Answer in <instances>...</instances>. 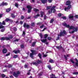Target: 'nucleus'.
I'll return each instance as SVG.
<instances>
[{
    "label": "nucleus",
    "instance_id": "de8ad7c7",
    "mask_svg": "<svg viewBox=\"0 0 78 78\" xmlns=\"http://www.w3.org/2000/svg\"><path fill=\"white\" fill-rule=\"evenodd\" d=\"M12 66L11 65H10L8 66V67H9V68H11V67H12Z\"/></svg>",
    "mask_w": 78,
    "mask_h": 78
},
{
    "label": "nucleus",
    "instance_id": "4468645a",
    "mask_svg": "<svg viewBox=\"0 0 78 78\" xmlns=\"http://www.w3.org/2000/svg\"><path fill=\"white\" fill-rule=\"evenodd\" d=\"M13 52H14V53H16V54L17 53H19L20 52V51L19 50L17 51L13 50Z\"/></svg>",
    "mask_w": 78,
    "mask_h": 78
},
{
    "label": "nucleus",
    "instance_id": "5fc2aeb1",
    "mask_svg": "<svg viewBox=\"0 0 78 78\" xmlns=\"http://www.w3.org/2000/svg\"><path fill=\"white\" fill-rule=\"evenodd\" d=\"M9 55H10V53H9L6 54L5 56H9Z\"/></svg>",
    "mask_w": 78,
    "mask_h": 78
},
{
    "label": "nucleus",
    "instance_id": "a211bd4d",
    "mask_svg": "<svg viewBox=\"0 0 78 78\" xmlns=\"http://www.w3.org/2000/svg\"><path fill=\"white\" fill-rule=\"evenodd\" d=\"M41 41L42 42H44V43L46 41H47V39H45L41 40Z\"/></svg>",
    "mask_w": 78,
    "mask_h": 78
},
{
    "label": "nucleus",
    "instance_id": "6ab92c4d",
    "mask_svg": "<svg viewBox=\"0 0 78 78\" xmlns=\"http://www.w3.org/2000/svg\"><path fill=\"white\" fill-rule=\"evenodd\" d=\"M69 19H72L73 17V16L72 15V14H70L69 16Z\"/></svg>",
    "mask_w": 78,
    "mask_h": 78
},
{
    "label": "nucleus",
    "instance_id": "338daca9",
    "mask_svg": "<svg viewBox=\"0 0 78 78\" xmlns=\"http://www.w3.org/2000/svg\"><path fill=\"white\" fill-rule=\"evenodd\" d=\"M46 16L45 15H44V19H46Z\"/></svg>",
    "mask_w": 78,
    "mask_h": 78
},
{
    "label": "nucleus",
    "instance_id": "72a5a7b5",
    "mask_svg": "<svg viewBox=\"0 0 78 78\" xmlns=\"http://www.w3.org/2000/svg\"><path fill=\"white\" fill-rule=\"evenodd\" d=\"M48 67L49 69V70H51V66H48Z\"/></svg>",
    "mask_w": 78,
    "mask_h": 78
},
{
    "label": "nucleus",
    "instance_id": "a18cd8bd",
    "mask_svg": "<svg viewBox=\"0 0 78 78\" xmlns=\"http://www.w3.org/2000/svg\"><path fill=\"white\" fill-rule=\"evenodd\" d=\"M5 29H2L1 30V32H3L4 31H5Z\"/></svg>",
    "mask_w": 78,
    "mask_h": 78
},
{
    "label": "nucleus",
    "instance_id": "c756f323",
    "mask_svg": "<svg viewBox=\"0 0 78 78\" xmlns=\"http://www.w3.org/2000/svg\"><path fill=\"white\" fill-rule=\"evenodd\" d=\"M1 41H4V40H5V37H2L1 38Z\"/></svg>",
    "mask_w": 78,
    "mask_h": 78
},
{
    "label": "nucleus",
    "instance_id": "473e14b6",
    "mask_svg": "<svg viewBox=\"0 0 78 78\" xmlns=\"http://www.w3.org/2000/svg\"><path fill=\"white\" fill-rule=\"evenodd\" d=\"M38 56H39V57L40 58V59H41V54L39 53L38 54Z\"/></svg>",
    "mask_w": 78,
    "mask_h": 78
},
{
    "label": "nucleus",
    "instance_id": "bb28decb",
    "mask_svg": "<svg viewBox=\"0 0 78 78\" xmlns=\"http://www.w3.org/2000/svg\"><path fill=\"white\" fill-rule=\"evenodd\" d=\"M5 40H6V41H8V40H9L10 39V38L8 37H5Z\"/></svg>",
    "mask_w": 78,
    "mask_h": 78
},
{
    "label": "nucleus",
    "instance_id": "cd10ccee",
    "mask_svg": "<svg viewBox=\"0 0 78 78\" xmlns=\"http://www.w3.org/2000/svg\"><path fill=\"white\" fill-rule=\"evenodd\" d=\"M12 29L14 31H17V28L16 27H14Z\"/></svg>",
    "mask_w": 78,
    "mask_h": 78
},
{
    "label": "nucleus",
    "instance_id": "c03bdc74",
    "mask_svg": "<svg viewBox=\"0 0 78 78\" xmlns=\"http://www.w3.org/2000/svg\"><path fill=\"white\" fill-rule=\"evenodd\" d=\"M4 28V27L3 25L0 26V29L1 28Z\"/></svg>",
    "mask_w": 78,
    "mask_h": 78
},
{
    "label": "nucleus",
    "instance_id": "f704fd0d",
    "mask_svg": "<svg viewBox=\"0 0 78 78\" xmlns=\"http://www.w3.org/2000/svg\"><path fill=\"white\" fill-rule=\"evenodd\" d=\"M11 16L13 18H15V16L12 13L11 14Z\"/></svg>",
    "mask_w": 78,
    "mask_h": 78
},
{
    "label": "nucleus",
    "instance_id": "2f4dec72",
    "mask_svg": "<svg viewBox=\"0 0 78 78\" xmlns=\"http://www.w3.org/2000/svg\"><path fill=\"white\" fill-rule=\"evenodd\" d=\"M50 8H51V6H50L47 7L46 8L47 10H48V9H50Z\"/></svg>",
    "mask_w": 78,
    "mask_h": 78
},
{
    "label": "nucleus",
    "instance_id": "393cba45",
    "mask_svg": "<svg viewBox=\"0 0 78 78\" xmlns=\"http://www.w3.org/2000/svg\"><path fill=\"white\" fill-rule=\"evenodd\" d=\"M10 20H11V19L8 18L6 19L5 20V21H6V22H8V21H10Z\"/></svg>",
    "mask_w": 78,
    "mask_h": 78
},
{
    "label": "nucleus",
    "instance_id": "58836bf2",
    "mask_svg": "<svg viewBox=\"0 0 78 78\" xmlns=\"http://www.w3.org/2000/svg\"><path fill=\"white\" fill-rule=\"evenodd\" d=\"M17 57V55H16L13 57V58H16Z\"/></svg>",
    "mask_w": 78,
    "mask_h": 78
},
{
    "label": "nucleus",
    "instance_id": "f3484780",
    "mask_svg": "<svg viewBox=\"0 0 78 78\" xmlns=\"http://www.w3.org/2000/svg\"><path fill=\"white\" fill-rule=\"evenodd\" d=\"M51 78H56L55 77V76L53 74H52L50 76Z\"/></svg>",
    "mask_w": 78,
    "mask_h": 78
},
{
    "label": "nucleus",
    "instance_id": "c85d7f7f",
    "mask_svg": "<svg viewBox=\"0 0 78 78\" xmlns=\"http://www.w3.org/2000/svg\"><path fill=\"white\" fill-rule=\"evenodd\" d=\"M2 25H6V23H5V21H3L2 22Z\"/></svg>",
    "mask_w": 78,
    "mask_h": 78
},
{
    "label": "nucleus",
    "instance_id": "0e129e2a",
    "mask_svg": "<svg viewBox=\"0 0 78 78\" xmlns=\"http://www.w3.org/2000/svg\"><path fill=\"white\" fill-rule=\"evenodd\" d=\"M46 28H44L43 30L41 31H44V30H45V29H46Z\"/></svg>",
    "mask_w": 78,
    "mask_h": 78
},
{
    "label": "nucleus",
    "instance_id": "b1692460",
    "mask_svg": "<svg viewBox=\"0 0 78 78\" xmlns=\"http://www.w3.org/2000/svg\"><path fill=\"white\" fill-rule=\"evenodd\" d=\"M40 16V15H39V14H37L36 16H34V18H37V17H38Z\"/></svg>",
    "mask_w": 78,
    "mask_h": 78
},
{
    "label": "nucleus",
    "instance_id": "5701e85b",
    "mask_svg": "<svg viewBox=\"0 0 78 78\" xmlns=\"http://www.w3.org/2000/svg\"><path fill=\"white\" fill-rule=\"evenodd\" d=\"M49 62H50V63H54V62L53 61V60L51 59H50L49 60Z\"/></svg>",
    "mask_w": 78,
    "mask_h": 78
},
{
    "label": "nucleus",
    "instance_id": "a878e982",
    "mask_svg": "<svg viewBox=\"0 0 78 78\" xmlns=\"http://www.w3.org/2000/svg\"><path fill=\"white\" fill-rule=\"evenodd\" d=\"M35 44L36 42H33L32 44V47H34V45H35Z\"/></svg>",
    "mask_w": 78,
    "mask_h": 78
},
{
    "label": "nucleus",
    "instance_id": "e2e57ef3",
    "mask_svg": "<svg viewBox=\"0 0 78 78\" xmlns=\"http://www.w3.org/2000/svg\"><path fill=\"white\" fill-rule=\"evenodd\" d=\"M25 31H23V35H25Z\"/></svg>",
    "mask_w": 78,
    "mask_h": 78
},
{
    "label": "nucleus",
    "instance_id": "6e6552de",
    "mask_svg": "<svg viewBox=\"0 0 78 78\" xmlns=\"http://www.w3.org/2000/svg\"><path fill=\"white\" fill-rule=\"evenodd\" d=\"M42 63V61L38 60V61L36 62H32L33 64H35V65H37L38 64Z\"/></svg>",
    "mask_w": 78,
    "mask_h": 78
},
{
    "label": "nucleus",
    "instance_id": "a19ab883",
    "mask_svg": "<svg viewBox=\"0 0 78 78\" xmlns=\"http://www.w3.org/2000/svg\"><path fill=\"white\" fill-rule=\"evenodd\" d=\"M31 26L32 27H34V26H35L34 23H32Z\"/></svg>",
    "mask_w": 78,
    "mask_h": 78
},
{
    "label": "nucleus",
    "instance_id": "79ce46f5",
    "mask_svg": "<svg viewBox=\"0 0 78 78\" xmlns=\"http://www.w3.org/2000/svg\"><path fill=\"white\" fill-rule=\"evenodd\" d=\"M71 61L73 64H74L75 63V62H74V61L72 59L71 60Z\"/></svg>",
    "mask_w": 78,
    "mask_h": 78
},
{
    "label": "nucleus",
    "instance_id": "1a4fd4ad",
    "mask_svg": "<svg viewBox=\"0 0 78 78\" xmlns=\"http://www.w3.org/2000/svg\"><path fill=\"white\" fill-rule=\"evenodd\" d=\"M7 5H8V3L3 2L0 4V6H6Z\"/></svg>",
    "mask_w": 78,
    "mask_h": 78
},
{
    "label": "nucleus",
    "instance_id": "49530a36",
    "mask_svg": "<svg viewBox=\"0 0 78 78\" xmlns=\"http://www.w3.org/2000/svg\"><path fill=\"white\" fill-rule=\"evenodd\" d=\"M24 47V46L23 45H21V48H23Z\"/></svg>",
    "mask_w": 78,
    "mask_h": 78
},
{
    "label": "nucleus",
    "instance_id": "09e8293b",
    "mask_svg": "<svg viewBox=\"0 0 78 78\" xmlns=\"http://www.w3.org/2000/svg\"><path fill=\"white\" fill-rule=\"evenodd\" d=\"M48 40L50 41L51 39V37H48Z\"/></svg>",
    "mask_w": 78,
    "mask_h": 78
},
{
    "label": "nucleus",
    "instance_id": "3c124183",
    "mask_svg": "<svg viewBox=\"0 0 78 78\" xmlns=\"http://www.w3.org/2000/svg\"><path fill=\"white\" fill-rule=\"evenodd\" d=\"M58 17H61V13H59L58 14Z\"/></svg>",
    "mask_w": 78,
    "mask_h": 78
},
{
    "label": "nucleus",
    "instance_id": "dca6fc26",
    "mask_svg": "<svg viewBox=\"0 0 78 78\" xmlns=\"http://www.w3.org/2000/svg\"><path fill=\"white\" fill-rule=\"evenodd\" d=\"M47 0H41V2L42 3H45L47 2Z\"/></svg>",
    "mask_w": 78,
    "mask_h": 78
},
{
    "label": "nucleus",
    "instance_id": "4d7b16f0",
    "mask_svg": "<svg viewBox=\"0 0 78 78\" xmlns=\"http://www.w3.org/2000/svg\"><path fill=\"white\" fill-rule=\"evenodd\" d=\"M44 27V25H42L41 26H40V28H42Z\"/></svg>",
    "mask_w": 78,
    "mask_h": 78
},
{
    "label": "nucleus",
    "instance_id": "680f3d73",
    "mask_svg": "<svg viewBox=\"0 0 78 78\" xmlns=\"http://www.w3.org/2000/svg\"><path fill=\"white\" fill-rule=\"evenodd\" d=\"M75 17L76 18H78V15H76L75 16Z\"/></svg>",
    "mask_w": 78,
    "mask_h": 78
},
{
    "label": "nucleus",
    "instance_id": "ea45409f",
    "mask_svg": "<svg viewBox=\"0 0 78 78\" xmlns=\"http://www.w3.org/2000/svg\"><path fill=\"white\" fill-rule=\"evenodd\" d=\"M53 21H54L53 19H51L50 21V23H52L53 22Z\"/></svg>",
    "mask_w": 78,
    "mask_h": 78
},
{
    "label": "nucleus",
    "instance_id": "39448f33",
    "mask_svg": "<svg viewBox=\"0 0 78 78\" xmlns=\"http://www.w3.org/2000/svg\"><path fill=\"white\" fill-rule=\"evenodd\" d=\"M55 7H56L55 6H53V7L50 10L48 11V12L49 13H51V12H52V11H53V12H56V10L55 9Z\"/></svg>",
    "mask_w": 78,
    "mask_h": 78
},
{
    "label": "nucleus",
    "instance_id": "f8f14e48",
    "mask_svg": "<svg viewBox=\"0 0 78 78\" xmlns=\"http://www.w3.org/2000/svg\"><path fill=\"white\" fill-rule=\"evenodd\" d=\"M56 48H57V49H58V50H60V49H61V48H63V49H64V48H62V46L61 45L59 46H56Z\"/></svg>",
    "mask_w": 78,
    "mask_h": 78
},
{
    "label": "nucleus",
    "instance_id": "7ed1b4c3",
    "mask_svg": "<svg viewBox=\"0 0 78 78\" xmlns=\"http://www.w3.org/2000/svg\"><path fill=\"white\" fill-rule=\"evenodd\" d=\"M31 51L32 52V53L30 54V56L31 58H33V55H35L37 53H36L35 50H31Z\"/></svg>",
    "mask_w": 78,
    "mask_h": 78
},
{
    "label": "nucleus",
    "instance_id": "7c9ffc66",
    "mask_svg": "<svg viewBox=\"0 0 78 78\" xmlns=\"http://www.w3.org/2000/svg\"><path fill=\"white\" fill-rule=\"evenodd\" d=\"M44 38L45 39V38H47V37H48V34H45L44 35Z\"/></svg>",
    "mask_w": 78,
    "mask_h": 78
},
{
    "label": "nucleus",
    "instance_id": "f257e3e1",
    "mask_svg": "<svg viewBox=\"0 0 78 78\" xmlns=\"http://www.w3.org/2000/svg\"><path fill=\"white\" fill-rule=\"evenodd\" d=\"M70 1H68L66 2V5H69L67 7H65L64 9L66 11H67L68 9H70L71 8V5H70L71 3Z\"/></svg>",
    "mask_w": 78,
    "mask_h": 78
},
{
    "label": "nucleus",
    "instance_id": "052dcab7",
    "mask_svg": "<svg viewBox=\"0 0 78 78\" xmlns=\"http://www.w3.org/2000/svg\"><path fill=\"white\" fill-rule=\"evenodd\" d=\"M19 39H16V40H15V41H16L17 42H18Z\"/></svg>",
    "mask_w": 78,
    "mask_h": 78
},
{
    "label": "nucleus",
    "instance_id": "2eb2a0df",
    "mask_svg": "<svg viewBox=\"0 0 78 78\" xmlns=\"http://www.w3.org/2000/svg\"><path fill=\"white\" fill-rule=\"evenodd\" d=\"M75 60L76 61V66H78V59H77L76 58H75Z\"/></svg>",
    "mask_w": 78,
    "mask_h": 78
},
{
    "label": "nucleus",
    "instance_id": "423d86ee",
    "mask_svg": "<svg viewBox=\"0 0 78 78\" xmlns=\"http://www.w3.org/2000/svg\"><path fill=\"white\" fill-rule=\"evenodd\" d=\"M27 8L28 9V12L30 13L31 12V9H32V7L30 5H28L27 6Z\"/></svg>",
    "mask_w": 78,
    "mask_h": 78
},
{
    "label": "nucleus",
    "instance_id": "6e6d98bb",
    "mask_svg": "<svg viewBox=\"0 0 78 78\" xmlns=\"http://www.w3.org/2000/svg\"><path fill=\"white\" fill-rule=\"evenodd\" d=\"M46 56H47V55H44L43 57H46Z\"/></svg>",
    "mask_w": 78,
    "mask_h": 78
},
{
    "label": "nucleus",
    "instance_id": "8fccbe9b",
    "mask_svg": "<svg viewBox=\"0 0 78 78\" xmlns=\"http://www.w3.org/2000/svg\"><path fill=\"white\" fill-rule=\"evenodd\" d=\"M2 78H4V77H5V75L4 74H2Z\"/></svg>",
    "mask_w": 78,
    "mask_h": 78
},
{
    "label": "nucleus",
    "instance_id": "bf43d9fd",
    "mask_svg": "<svg viewBox=\"0 0 78 78\" xmlns=\"http://www.w3.org/2000/svg\"><path fill=\"white\" fill-rule=\"evenodd\" d=\"M24 19V17L23 16H22L21 17V19Z\"/></svg>",
    "mask_w": 78,
    "mask_h": 78
},
{
    "label": "nucleus",
    "instance_id": "4be33fe9",
    "mask_svg": "<svg viewBox=\"0 0 78 78\" xmlns=\"http://www.w3.org/2000/svg\"><path fill=\"white\" fill-rule=\"evenodd\" d=\"M34 11L35 12H37V11H39V10L35 8L34 9Z\"/></svg>",
    "mask_w": 78,
    "mask_h": 78
},
{
    "label": "nucleus",
    "instance_id": "774afa93",
    "mask_svg": "<svg viewBox=\"0 0 78 78\" xmlns=\"http://www.w3.org/2000/svg\"><path fill=\"white\" fill-rule=\"evenodd\" d=\"M2 14H0V18H1V17H2Z\"/></svg>",
    "mask_w": 78,
    "mask_h": 78
},
{
    "label": "nucleus",
    "instance_id": "f03ea898",
    "mask_svg": "<svg viewBox=\"0 0 78 78\" xmlns=\"http://www.w3.org/2000/svg\"><path fill=\"white\" fill-rule=\"evenodd\" d=\"M69 30H71L72 29H73V30L74 31H72V33H74V31L76 32L77 31V27H74L73 26H70L69 27Z\"/></svg>",
    "mask_w": 78,
    "mask_h": 78
},
{
    "label": "nucleus",
    "instance_id": "aec40b11",
    "mask_svg": "<svg viewBox=\"0 0 78 78\" xmlns=\"http://www.w3.org/2000/svg\"><path fill=\"white\" fill-rule=\"evenodd\" d=\"M44 15H45V13L43 12H41V17H43V16Z\"/></svg>",
    "mask_w": 78,
    "mask_h": 78
},
{
    "label": "nucleus",
    "instance_id": "603ef678",
    "mask_svg": "<svg viewBox=\"0 0 78 78\" xmlns=\"http://www.w3.org/2000/svg\"><path fill=\"white\" fill-rule=\"evenodd\" d=\"M62 18L63 19H66V17H65V16H62Z\"/></svg>",
    "mask_w": 78,
    "mask_h": 78
},
{
    "label": "nucleus",
    "instance_id": "69168bd1",
    "mask_svg": "<svg viewBox=\"0 0 78 78\" xmlns=\"http://www.w3.org/2000/svg\"><path fill=\"white\" fill-rule=\"evenodd\" d=\"M27 67H28V66L27 65H25L24 66V67H25V68H27Z\"/></svg>",
    "mask_w": 78,
    "mask_h": 78
},
{
    "label": "nucleus",
    "instance_id": "0eeeda50",
    "mask_svg": "<svg viewBox=\"0 0 78 78\" xmlns=\"http://www.w3.org/2000/svg\"><path fill=\"white\" fill-rule=\"evenodd\" d=\"M19 74H20V72H19V71H17L16 72V73H14L13 75L15 77L17 78V76H18V75Z\"/></svg>",
    "mask_w": 78,
    "mask_h": 78
},
{
    "label": "nucleus",
    "instance_id": "ddd939ff",
    "mask_svg": "<svg viewBox=\"0 0 78 78\" xmlns=\"http://www.w3.org/2000/svg\"><path fill=\"white\" fill-rule=\"evenodd\" d=\"M2 52L3 53H6L7 52V49H6L4 48Z\"/></svg>",
    "mask_w": 78,
    "mask_h": 78
},
{
    "label": "nucleus",
    "instance_id": "37998d69",
    "mask_svg": "<svg viewBox=\"0 0 78 78\" xmlns=\"http://www.w3.org/2000/svg\"><path fill=\"white\" fill-rule=\"evenodd\" d=\"M39 35H40V36L41 39H42V34H40Z\"/></svg>",
    "mask_w": 78,
    "mask_h": 78
},
{
    "label": "nucleus",
    "instance_id": "412c9836",
    "mask_svg": "<svg viewBox=\"0 0 78 78\" xmlns=\"http://www.w3.org/2000/svg\"><path fill=\"white\" fill-rule=\"evenodd\" d=\"M11 9L10 8H8L6 10V12H9Z\"/></svg>",
    "mask_w": 78,
    "mask_h": 78
},
{
    "label": "nucleus",
    "instance_id": "c9c22d12",
    "mask_svg": "<svg viewBox=\"0 0 78 78\" xmlns=\"http://www.w3.org/2000/svg\"><path fill=\"white\" fill-rule=\"evenodd\" d=\"M8 37L10 38V39H12V35H9L8 36Z\"/></svg>",
    "mask_w": 78,
    "mask_h": 78
},
{
    "label": "nucleus",
    "instance_id": "e433bc0d",
    "mask_svg": "<svg viewBox=\"0 0 78 78\" xmlns=\"http://www.w3.org/2000/svg\"><path fill=\"white\" fill-rule=\"evenodd\" d=\"M73 74L74 75H78V72H74L73 73Z\"/></svg>",
    "mask_w": 78,
    "mask_h": 78
},
{
    "label": "nucleus",
    "instance_id": "9b49d317",
    "mask_svg": "<svg viewBox=\"0 0 78 78\" xmlns=\"http://www.w3.org/2000/svg\"><path fill=\"white\" fill-rule=\"evenodd\" d=\"M23 27L24 28H29L30 26L28 25H26V23H24L23 25Z\"/></svg>",
    "mask_w": 78,
    "mask_h": 78
},
{
    "label": "nucleus",
    "instance_id": "4c0bfd02",
    "mask_svg": "<svg viewBox=\"0 0 78 78\" xmlns=\"http://www.w3.org/2000/svg\"><path fill=\"white\" fill-rule=\"evenodd\" d=\"M19 5L18 4V3H15V6H16V7L17 8H18V6Z\"/></svg>",
    "mask_w": 78,
    "mask_h": 78
},
{
    "label": "nucleus",
    "instance_id": "20e7f679",
    "mask_svg": "<svg viewBox=\"0 0 78 78\" xmlns=\"http://www.w3.org/2000/svg\"><path fill=\"white\" fill-rule=\"evenodd\" d=\"M65 34H66V32L63 30V32L62 31H60V34H58V36H64Z\"/></svg>",
    "mask_w": 78,
    "mask_h": 78
},
{
    "label": "nucleus",
    "instance_id": "13d9d810",
    "mask_svg": "<svg viewBox=\"0 0 78 78\" xmlns=\"http://www.w3.org/2000/svg\"><path fill=\"white\" fill-rule=\"evenodd\" d=\"M52 0H48V2L49 3H51L52 2Z\"/></svg>",
    "mask_w": 78,
    "mask_h": 78
},
{
    "label": "nucleus",
    "instance_id": "864d4df0",
    "mask_svg": "<svg viewBox=\"0 0 78 78\" xmlns=\"http://www.w3.org/2000/svg\"><path fill=\"white\" fill-rule=\"evenodd\" d=\"M64 58H65V59H66V60H67V57H66V55H64Z\"/></svg>",
    "mask_w": 78,
    "mask_h": 78
},
{
    "label": "nucleus",
    "instance_id": "9d476101",
    "mask_svg": "<svg viewBox=\"0 0 78 78\" xmlns=\"http://www.w3.org/2000/svg\"><path fill=\"white\" fill-rule=\"evenodd\" d=\"M62 24L63 26H65V27H66V28H69V27H70V25H67L65 23H63Z\"/></svg>",
    "mask_w": 78,
    "mask_h": 78
}]
</instances>
